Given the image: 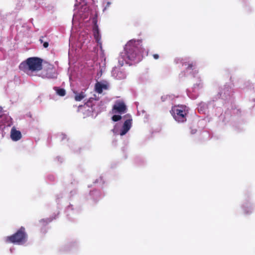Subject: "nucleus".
Instances as JSON below:
<instances>
[{
  "label": "nucleus",
  "instance_id": "20e7f679",
  "mask_svg": "<svg viewBox=\"0 0 255 255\" xmlns=\"http://www.w3.org/2000/svg\"><path fill=\"white\" fill-rule=\"evenodd\" d=\"M135 42V40H131L129 41L126 45V50L128 58L131 60H134L138 55V50L137 47L134 46Z\"/></svg>",
  "mask_w": 255,
  "mask_h": 255
},
{
  "label": "nucleus",
  "instance_id": "f8f14e48",
  "mask_svg": "<svg viewBox=\"0 0 255 255\" xmlns=\"http://www.w3.org/2000/svg\"><path fill=\"white\" fill-rule=\"evenodd\" d=\"M112 119L113 121L118 122L122 119V117L120 115H114Z\"/></svg>",
  "mask_w": 255,
  "mask_h": 255
},
{
  "label": "nucleus",
  "instance_id": "0eeeda50",
  "mask_svg": "<svg viewBox=\"0 0 255 255\" xmlns=\"http://www.w3.org/2000/svg\"><path fill=\"white\" fill-rule=\"evenodd\" d=\"M132 125V119L130 118L127 120L124 123L121 129L120 135H124L126 134L131 128Z\"/></svg>",
  "mask_w": 255,
  "mask_h": 255
},
{
  "label": "nucleus",
  "instance_id": "f3484780",
  "mask_svg": "<svg viewBox=\"0 0 255 255\" xmlns=\"http://www.w3.org/2000/svg\"><path fill=\"white\" fill-rule=\"evenodd\" d=\"M39 41L41 43L43 42V40L41 38H40Z\"/></svg>",
  "mask_w": 255,
  "mask_h": 255
},
{
  "label": "nucleus",
  "instance_id": "7ed1b4c3",
  "mask_svg": "<svg viewBox=\"0 0 255 255\" xmlns=\"http://www.w3.org/2000/svg\"><path fill=\"white\" fill-rule=\"evenodd\" d=\"M171 113L175 121L183 123L186 121L188 110L185 106H174L172 108Z\"/></svg>",
  "mask_w": 255,
  "mask_h": 255
},
{
  "label": "nucleus",
  "instance_id": "9d476101",
  "mask_svg": "<svg viewBox=\"0 0 255 255\" xmlns=\"http://www.w3.org/2000/svg\"><path fill=\"white\" fill-rule=\"evenodd\" d=\"M74 93L75 94L74 99L76 101H81L86 97V94L83 92H81L80 93L74 92Z\"/></svg>",
  "mask_w": 255,
  "mask_h": 255
},
{
  "label": "nucleus",
  "instance_id": "ddd939ff",
  "mask_svg": "<svg viewBox=\"0 0 255 255\" xmlns=\"http://www.w3.org/2000/svg\"><path fill=\"white\" fill-rule=\"evenodd\" d=\"M195 67V64L193 63H189L188 65V66L187 67V69L191 70V69H194Z\"/></svg>",
  "mask_w": 255,
  "mask_h": 255
},
{
  "label": "nucleus",
  "instance_id": "423d86ee",
  "mask_svg": "<svg viewBox=\"0 0 255 255\" xmlns=\"http://www.w3.org/2000/svg\"><path fill=\"white\" fill-rule=\"evenodd\" d=\"M94 25L93 27V35L96 41L101 44V36L100 33V30L97 24V20L96 18L93 19Z\"/></svg>",
  "mask_w": 255,
  "mask_h": 255
},
{
  "label": "nucleus",
  "instance_id": "9b49d317",
  "mask_svg": "<svg viewBox=\"0 0 255 255\" xmlns=\"http://www.w3.org/2000/svg\"><path fill=\"white\" fill-rule=\"evenodd\" d=\"M54 90L56 91V94L60 96L63 97L66 95V91L63 88H59L57 87H54Z\"/></svg>",
  "mask_w": 255,
  "mask_h": 255
},
{
  "label": "nucleus",
  "instance_id": "a211bd4d",
  "mask_svg": "<svg viewBox=\"0 0 255 255\" xmlns=\"http://www.w3.org/2000/svg\"><path fill=\"white\" fill-rule=\"evenodd\" d=\"M90 101V100H89L87 102V103H86V104H87L88 106H89V103Z\"/></svg>",
  "mask_w": 255,
  "mask_h": 255
},
{
  "label": "nucleus",
  "instance_id": "6e6552de",
  "mask_svg": "<svg viewBox=\"0 0 255 255\" xmlns=\"http://www.w3.org/2000/svg\"><path fill=\"white\" fill-rule=\"evenodd\" d=\"M10 137L13 141H17L21 138V132L14 128H12L11 129Z\"/></svg>",
  "mask_w": 255,
  "mask_h": 255
},
{
  "label": "nucleus",
  "instance_id": "dca6fc26",
  "mask_svg": "<svg viewBox=\"0 0 255 255\" xmlns=\"http://www.w3.org/2000/svg\"><path fill=\"white\" fill-rule=\"evenodd\" d=\"M43 47L44 48H47V47H48V46L49 45V43H48V42H45L43 43Z\"/></svg>",
  "mask_w": 255,
  "mask_h": 255
},
{
  "label": "nucleus",
  "instance_id": "2eb2a0df",
  "mask_svg": "<svg viewBox=\"0 0 255 255\" xmlns=\"http://www.w3.org/2000/svg\"><path fill=\"white\" fill-rule=\"evenodd\" d=\"M153 57L154 59H158L159 58V56L158 54H153Z\"/></svg>",
  "mask_w": 255,
  "mask_h": 255
},
{
  "label": "nucleus",
  "instance_id": "39448f33",
  "mask_svg": "<svg viewBox=\"0 0 255 255\" xmlns=\"http://www.w3.org/2000/svg\"><path fill=\"white\" fill-rule=\"evenodd\" d=\"M113 110L115 113L122 114L126 112L127 107L123 101H117L113 107Z\"/></svg>",
  "mask_w": 255,
  "mask_h": 255
},
{
  "label": "nucleus",
  "instance_id": "f257e3e1",
  "mask_svg": "<svg viewBox=\"0 0 255 255\" xmlns=\"http://www.w3.org/2000/svg\"><path fill=\"white\" fill-rule=\"evenodd\" d=\"M20 70L28 75L33 72H38L42 69V59L38 57H30L21 63L19 66Z\"/></svg>",
  "mask_w": 255,
  "mask_h": 255
},
{
  "label": "nucleus",
  "instance_id": "1a4fd4ad",
  "mask_svg": "<svg viewBox=\"0 0 255 255\" xmlns=\"http://www.w3.org/2000/svg\"><path fill=\"white\" fill-rule=\"evenodd\" d=\"M103 89H107V86L106 85L101 84L99 82L95 84V90L97 93L101 94L103 92Z\"/></svg>",
  "mask_w": 255,
  "mask_h": 255
},
{
  "label": "nucleus",
  "instance_id": "4468645a",
  "mask_svg": "<svg viewBox=\"0 0 255 255\" xmlns=\"http://www.w3.org/2000/svg\"><path fill=\"white\" fill-rule=\"evenodd\" d=\"M46 77L48 78H53L54 76L52 74V72H50L49 73L46 74Z\"/></svg>",
  "mask_w": 255,
  "mask_h": 255
},
{
  "label": "nucleus",
  "instance_id": "f03ea898",
  "mask_svg": "<svg viewBox=\"0 0 255 255\" xmlns=\"http://www.w3.org/2000/svg\"><path fill=\"white\" fill-rule=\"evenodd\" d=\"M27 239V235L25 229L23 227H21L15 233L11 236L6 237L5 238V242L6 243L21 245L26 242Z\"/></svg>",
  "mask_w": 255,
  "mask_h": 255
}]
</instances>
